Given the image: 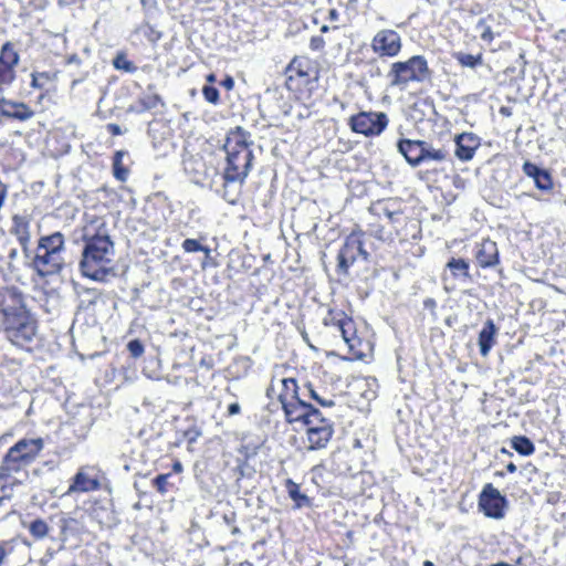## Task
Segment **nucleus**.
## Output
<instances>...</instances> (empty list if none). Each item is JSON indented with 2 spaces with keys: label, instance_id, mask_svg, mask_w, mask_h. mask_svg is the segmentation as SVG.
<instances>
[{
  "label": "nucleus",
  "instance_id": "nucleus-1",
  "mask_svg": "<svg viewBox=\"0 0 566 566\" xmlns=\"http://www.w3.org/2000/svg\"><path fill=\"white\" fill-rule=\"evenodd\" d=\"M249 134L241 127L232 136L228 137L224 144L227 153V167L223 178L228 182L243 184L249 176L252 161L254 159L253 151L248 143Z\"/></svg>",
  "mask_w": 566,
  "mask_h": 566
},
{
  "label": "nucleus",
  "instance_id": "nucleus-2",
  "mask_svg": "<svg viewBox=\"0 0 566 566\" xmlns=\"http://www.w3.org/2000/svg\"><path fill=\"white\" fill-rule=\"evenodd\" d=\"M44 447L43 439H20L6 453L1 462V474H14L29 467Z\"/></svg>",
  "mask_w": 566,
  "mask_h": 566
},
{
  "label": "nucleus",
  "instance_id": "nucleus-3",
  "mask_svg": "<svg viewBox=\"0 0 566 566\" xmlns=\"http://www.w3.org/2000/svg\"><path fill=\"white\" fill-rule=\"evenodd\" d=\"M63 249L64 235L59 231L39 240L38 253L33 262L40 275L54 274L61 271L63 260L60 252Z\"/></svg>",
  "mask_w": 566,
  "mask_h": 566
},
{
  "label": "nucleus",
  "instance_id": "nucleus-4",
  "mask_svg": "<svg viewBox=\"0 0 566 566\" xmlns=\"http://www.w3.org/2000/svg\"><path fill=\"white\" fill-rule=\"evenodd\" d=\"M430 69L423 55H413L407 61L391 64L388 77L391 86L406 87L410 82H422L430 76Z\"/></svg>",
  "mask_w": 566,
  "mask_h": 566
},
{
  "label": "nucleus",
  "instance_id": "nucleus-5",
  "mask_svg": "<svg viewBox=\"0 0 566 566\" xmlns=\"http://www.w3.org/2000/svg\"><path fill=\"white\" fill-rule=\"evenodd\" d=\"M388 123V116L382 112H359L348 119L350 129L366 137L379 136L387 128Z\"/></svg>",
  "mask_w": 566,
  "mask_h": 566
},
{
  "label": "nucleus",
  "instance_id": "nucleus-6",
  "mask_svg": "<svg viewBox=\"0 0 566 566\" xmlns=\"http://www.w3.org/2000/svg\"><path fill=\"white\" fill-rule=\"evenodd\" d=\"M509 501L505 495L493 486L492 483H486L480 495L478 506L483 514L493 520H502L505 516V509Z\"/></svg>",
  "mask_w": 566,
  "mask_h": 566
},
{
  "label": "nucleus",
  "instance_id": "nucleus-7",
  "mask_svg": "<svg viewBox=\"0 0 566 566\" xmlns=\"http://www.w3.org/2000/svg\"><path fill=\"white\" fill-rule=\"evenodd\" d=\"M0 315L4 331L12 327L17 322L25 319L30 315L23 303V296L20 292L11 291L0 303Z\"/></svg>",
  "mask_w": 566,
  "mask_h": 566
},
{
  "label": "nucleus",
  "instance_id": "nucleus-8",
  "mask_svg": "<svg viewBox=\"0 0 566 566\" xmlns=\"http://www.w3.org/2000/svg\"><path fill=\"white\" fill-rule=\"evenodd\" d=\"M401 36L395 30L378 31L371 40V49L379 56L394 57L401 51Z\"/></svg>",
  "mask_w": 566,
  "mask_h": 566
},
{
  "label": "nucleus",
  "instance_id": "nucleus-9",
  "mask_svg": "<svg viewBox=\"0 0 566 566\" xmlns=\"http://www.w3.org/2000/svg\"><path fill=\"white\" fill-rule=\"evenodd\" d=\"M361 252V240L356 234L348 235L337 253L336 272L348 275L349 268L356 262Z\"/></svg>",
  "mask_w": 566,
  "mask_h": 566
},
{
  "label": "nucleus",
  "instance_id": "nucleus-10",
  "mask_svg": "<svg viewBox=\"0 0 566 566\" xmlns=\"http://www.w3.org/2000/svg\"><path fill=\"white\" fill-rule=\"evenodd\" d=\"M20 56L13 49L11 42H6L0 52V93L2 92L3 85H10L14 77V66L19 64Z\"/></svg>",
  "mask_w": 566,
  "mask_h": 566
},
{
  "label": "nucleus",
  "instance_id": "nucleus-11",
  "mask_svg": "<svg viewBox=\"0 0 566 566\" xmlns=\"http://www.w3.org/2000/svg\"><path fill=\"white\" fill-rule=\"evenodd\" d=\"M113 242L107 234H96L86 240L82 255L96 256L97 261L111 263Z\"/></svg>",
  "mask_w": 566,
  "mask_h": 566
},
{
  "label": "nucleus",
  "instance_id": "nucleus-12",
  "mask_svg": "<svg viewBox=\"0 0 566 566\" xmlns=\"http://www.w3.org/2000/svg\"><path fill=\"white\" fill-rule=\"evenodd\" d=\"M10 340L17 345L31 343L36 334V324L30 315L25 319L17 322L12 327L6 331Z\"/></svg>",
  "mask_w": 566,
  "mask_h": 566
},
{
  "label": "nucleus",
  "instance_id": "nucleus-13",
  "mask_svg": "<svg viewBox=\"0 0 566 566\" xmlns=\"http://www.w3.org/2000/svg\"><path fill=\"white\" fill-rule=\"evenodd\" d=\"M333 433L334 428L332 422H325L317 426H307V449L311 451L324 449L332 439Z\"/></svg>",
  "mask_w": 566,
  "mask_h": 566
},
{
  "label": "nucleus",
  "instance_id": "nucleus-14",
  "mask_svg": "<svg viewBox=\"0 0 566 566\" xmlns=\"http://www.w3.org/2000/svg\"><path fill=\"white\" fill-rule=\"evenodd\" d=\"M109 263L97 261L96 256L82 255L80 268L84 276L104 282L111 274Z\"/></svg>",
  "mask_w": 566,
  "mask_h": 566
},
{
  "label": "nucleus",
  "instance_id": "nucleus-15",
  "mask_svg": "<svg viewBox=\"0 0 566 566\" xmlns=\"http://www.w3.org/2000/svg\"><path fill=\"white\" fill-rule=\"evenodd\" d=\"M455 156L461 161H469L473 158L480 147V138L473 133H462L455 136Z\"/></svg>",
  "mask_w": 566,
  "mask_h": 566
},
{
  "label": "nucleus",
  "instance_id": "nucleus-16",
  "mask_svg": "<svg viewBox=\"0 0 566 566\" xmlns=\"http://www.w3.org/2000/svg\"><path fill=\"white\" fill-rule=\"evenodd\" d=\"M0 114L3 117L18 120H28L33 117L34 112L23 102L7 99L0 93Z\"/></svg>",
  "mask_w": 566,
  "mask_h": 566
},
{
  "label": "nucleus",
  "instance_id": "nucleus-17",
  "mask_svg": "<svg viewBox=\"0 0 566 566\" xmlns=\"http://www.w3.org/2000/svg\"><path fill=\"white\" fill-rule=\"evenodd\" d=\"M523 172L533 179L535 187L542 191H551L553 189V179L549 171L528 160L522 166Z\"/></svg>",
  "mask_w": 566,
  "mask_h": 566
},
{
  "label": "nucleus",
  "instance_id": "nucleus-18",
  "mask_svg": "<svg viewBox=\"0 0 566 566\" xmlns=\"http://www.w3.org/2000/svg\"><path fill=\"white\" fill-rule=\"evenodd\" d=\"M421 145L420 139L400 138L397 142V151L411 167L416 168L421 165Z\"/></svg>",
  "mask_w": 566,
  "mask_h": 566
},
{
  "label": "nucleus",
  "instance_id": "nucleus-19",
  "mask_svg": "<svg viewBox=\"0 0 566 566\" xmlns=\"http://www.w3.org/2000/svg\"><path fill=\"white\" fill-rule=\"evenodd\" d=\"M481 268H491L499 263V250L494 241L486 239L481 242L475 253Z\"/></svg>",
  "mask_w": 566,
  "mask_h": 566
},
{
  "label": "nucleus",
  "instance_id": "nucleus-20",
  "mask_svg": "<svg viewBox=\"0 0 566 566\" xmlns=\"http://www.w3.org/2000/svg\"><path fill=\"white\" fill-rule=\"evenodd\" d=\"M311 62L307 57L295 56L286 67V82H291L295 76L304 78L307 83L310 76Z\"/></svg>",
  "mask_w": 566,
  "mask_h": 566
},
{
  "label": "nucleus",
  "instance_id": "nucleus-21",
  "mask_svg": "<svg viewBox=\"0 0 566 566\" xmlns=\"http://www.w3.org/2000/svg\"><path fill=\"white\" fill-rule=\"evenodd\" d=\"M497 328L492 319H488L479 333V349L486 357L494 345Z\"/></svg>",
  "mask_w": 566,
  "mask_h": 566
},
{
  "label": "nucleus",
  "instance_id": "nucleus-22",
  "mask_svg": "<svg viewBox=\"0 0 566 566\" xmlns=\"http://www.w3.org/2000/svg\"><path fill=\"white\" fill-rule=\"evenodd\" d=\"M98 488L99 482L96 478H92L84 470H80L73 478V482L70 485L67 493L90 492L97 490Z\"/></svg>",
  "mask_w": 566,
  "mask_h": 566
},
{
  "label": "nucleus",
  "instance_id": "nucleus-23",
  "mask_svg": "<svg viewBox=\"0 0 566 566\" xmlns=\"http://www.w3.org/2000/svg\"><path fill=\"white\" fill-rule=\"evenodd\" d=\"M449 153L443 147H434L431 143L422 140L421 165L424 163H442L448 159Z\"/></svg>",
  "mask_w": 566,
  "mask_h": 566
},
{
  "label": "nucleus",
  "instance_id": "nucleus-24",
  "mask_svg": "<svg viewBox=\"0 0 566 566\" xmlns=\"http://www.w3.org/2000/svg\"><path fill=\"white\" fill-rule=\"evenodd\" d=\"M279 400L282 403L283 411L287 422L302 421L304 423L306 411L293 401H289L284 394H280Z\"/></svg>",
  "mask_w": 566,
  "mask_h": 566
},
{
  "label": "nucleus",
  "instance_id": "nucleus-25",
  "mask_svg": "<svg viewBox=\"0 0 566 566\" xmlns=\"http://www.w3.org/2000/svg\"><path fill=\"white\" fill-rule=\"evenodd\" d=\"M285 488L289 493V496L294 501L296 509L311 505V499L306 494L301 492L300 485L295 483L293 480L287 479L285 481Z\"/></svg>",
  "mask_w": 566,
  "mask_h": 566
},
{
  "label": "nucleus",
  "instance_id": "nucleus-26",
  "mask_svg": "<svg viewBox=\"0 0 566 566\" xmlns=\"http://www.w3.org/2000/svg\"><path fill=\"white\" fill-rule=\"evenodd\" d=\"M511 448L523 457L532 455L535 452L534 443L525 436H514L511 439Z\"/></svg>",
  "mask_w": 566,
  "mask_h": 566
},
{
  "label": "nucleus",
  "instance_id": "nucleus-27",
  "mask_svg": "<svg viewBox=\"0 0 566 566\" xmlns=\"http://www.w3.org/2000/svg\"><path fill=\"white\" fill-rule=\"evenodd\" d=\"M13 232L18 235V240L20 244L23 247V249H27V244L30 240V233H29V224L24 220V218L14 216L13 217Z\"/></svg>",
  "mask_w": 566,
  "mask_h": 566
},
{
  "label": "nucleus",
  "instance_id": "nucleus-28",
  "mask_svg": "<svg viewBox=\"0 0 566 566\" xmlns=\"http://www.w3.org/2000/svg\"><path fill=\"white\" fill-rule=\"evenodd\" d=\"M447 268L451 271L454 277H470L469 262L464 259L451 258L447 263Z\"/></svg>",
  "mask_w": 566,
  "mask_h": 566
},
{
  "label": "nucleus",
  "instance_id": "nucleus-29",
  "mask_svg": "<svg viewBox=\"0 0 566 566\" xmlns=\"http://www.w3.org/2000/svg\"><path fill=\"white\" fill-rule=\"evenodd\" d=\"M336 326H337L338 331L340 332V335H342L343 339L345 340V343L348 344V346L350 348H353L354 344L352 343L353 342L352 336L355 333L353 319L348 318V317L339 318L336 321Z\"/></svg>",
  "mask_w": 566,
  "mask_h": 566
},
{
  "label": "nucleus",
  "instance_id": "nucleus-30",
  "mask_svg": "<svg viewBox=\"0 0 566 566\" xmlns=\"http://www.w3.org/2000/svg\"><path fill=\"white\" fill-rule=\"evenodd\" d=\"M126 154L124 150H117L113 157V175L119 181H125L128 176V169L122 163Z\"/></svg>",
  "mask_w": 566,
  "mask_h": 566
},
{
  "label": "nucleus",
  "instance_id": "nucleus-31",
  "mask_svg": "<svg viewBox=\"0 0 566 566\" xmlns=\"http://www.w3.org/2000/svg\"><path fill=\"white\" fill-rule=\"evenodd\" d=\"M455 60L464 67L475 69L483 64L482 54L473 55L469 53L458 52L454 54Z\"/></svg>",
  "mask_w": 566,
  "mask_h": 566
},
{
  "label": "nucleus",
  "instance_id": "nucleus-32",
  "mask_svg": "<svg viewBox=\"0 0 566 566\" xmlns=\"http://www.w3.org/2000/svg\"><path fill=\"white\" fill-rule=\"evenodd\" d=\"M28 530L35 539H43L49 534V525L41 518L31 521Z\"/></svg>",
  "mask_w": 566,
  "mask_h": 566
},
{
  "label": "nucleus",
  "instance_id": "nucleus-33",
  "mask_svg": "<svg viewBox=\"0 0 566 566\" xmlns=\"http://www.w3.org/2000/svg\"><path fill=\"white\" fill-rule=\"evenodd\" d=\"M77 521L72 517H62L60 520L61 539L65 542L69 536L77 532Z\"/></svg>",
  "mask_w": 566,
  "mask_h": 566
},
{
  "label": "nucleus",
  "instance_id": "nucleus-34",
  "mask_svg": "<svg viewBox=\"0 0 566 566\" xmlns=\"http://www.w3.org/2000/svg\"><path fill=\"white\" fill-rule=\"evenodd\" d=\"M325 422H331L328 419H326L323 413L313 405L311 408L306 411L304 424L306 426H317L323 424Z\"/></svg>",
  "mask_w": 566,
  "mask_h": 566
},
{
  "label": "nucleus",
  "instance_id": "nucleus-35",
  "mask_svg": "<svg viewBox=\"0 0 566 566\" xmlns=\"http://www.w3.org/2000/svg\"><path fill=\"white\" fill-rule=\"evenodd\" d=\"M139 103L144 111H150L156 108L158 105L164 106L163 98L156 93H145L140 98Z\"/></svg>",
  "mask_w": 566,
  "mask_h": 566
},
{
  "label": "nucleus",
  "instance_id": "nucleus-36",
  "mask_svg": "<svg viewBox=\"0 0 566 566\" xmlns=\"http://www.w3.org/2000/svg\"><path fill=\"white\" fill-rule=\"evenodd\" d=\"M304 390H306L307 392V396L315 400L319 406L324 407V408H332L335 406V401L333 399H326V398H323L316 390L315 388L313 387V385L311 382H306L304 385Z\"/></svg>",
  "mask_w": 566,
  "mask_h": 566
},
{
  "label": "nucleus",
  "instance_id": "nucleus-37",
  "mask_svg": "<svg viewBox=\"0 0 566 566\" xmlns=\"http://www.w3.org/2000/svg\"><path fill=\"white\" fill-rule=\"evenodd\" d=\"M181 247H182L184 251L187 253L203 252L207 256H209L210 252H211V250L208 247L202 245L196 239L184 240Z\"/></svg>",
  "mask_w": 566,
  "mask_h": 566
},
{
  "label": "nucleus",
  "instance_id": "nucleus-38",
  "mask_svg": "<svg viewBox=\"0 0 566 566\" xmlns=\"http://www.w3.org/2000/svg\"><path fill=\"white\" fill-rule=\"evenodd\" d=\"M113 65L116 70H123L128 73H133L137 70V67L134 65L133 62L127 60L126 55L124 53H118L114 60Z\"/></svg>",
  "mask_w": 566,
  "mask_h": 566
},
{
  "label": "nucleus",
  "instance_id": "nucleus-39",
  "mask_svg": "<svg viewBox=\"0 0 566 566\" xmlns=\"http://www.w3.org/2000/svg\"><path fill=\"white\" fill-rule=\"evenodd\" d=\"M82 293L86 295V298L81 300L80 308H88L95 305L101 295L96 289H83Z\"/></svg>",
  "mask_w": 566,
  "mask_h": 566
},
{
  "label": "nucleus",
  "instance_id": "nucleus-40",
  "mask_svg": "<svg viewBox=\"0 0 566 566\" xmlns=\"http://www.w3.org/2000/svg\"><path fill=\"white\" fill-rule=\"evenodd\" d=\"M475 30L479 32L480 38L483 41L491 42L494 39L493 31L490 25L485 23L484 19H480L475 25Z\"/></svg>",
  "mask_w": 566,
  "mask_h": 566
},
{
  "label": "nucleus",
  "instance_id": "nucleus-41",
  "mask_svg": "<svg viewBox=\"0 0 566 566\" xmlns=\"http://www.w3.org/2000/svg\"><path fill=\"white\" fill-rule=\"evenodd\" d=\"M127 349H128L130 356L134 358L140 357L145 350L143 343L137 338L128 342Z\"/></svg>",
  "mask_w": 566,
  "mask_h": 566
},
{
  "label": "nucleus",
  "instance_id": "nucleus-42",
  "mask_svg": "<svg viewBox=\"0 0 566 566\" xmlns=\"http://www.w3.org/2000/svg\"><path fill=\"white\" fill-rule=\"evenodd\" d=\"M202 94L207 102L217 104L219 102V91L217 87L211 85H205L202 87Z\"/></svg>",
  "mask_w": 566,
  "mask_h": 566
},
{
  "label": "nucleus",
  "instance_id": "nucleus-43",
  "mask_svg": "<svg viewBox=\"0 0 566 566\" xmlns=\"http://www.w3.org/2000/svg\"><path fill=\"white\" fill-rule=\"evenodd\" d=\"M170 478V474H159L153 480L154 486L157 489L158 492L161 494H165L167 492V484L168 479Z\"/></svg>",
  "mask_w": 566,
  "mask_h": 566
},
{
  "label": "nucleus",
  "instance_id": "nucleus-44",
  "mask_svg": "<svg viewBox=\"0 0 566 566\" xmlns=\"http://www.w3.org/2000/svg\"><path fill=\"white\" fill-rule=\"evenodd\" d=\"M140 4L143 7L146 19L150 18L153 13L158 10L157 0H140Z\"/></svg>",
  "mask_w": 566,
  "mask_h": 566
},
{
  "label": "nucleus",
  "instance_id": "nucleus-45",
  "mask_svg": "<svg viewBox=\"0 0 566 566\" xmlns=\"http://www.w3.org/2000/svg\"><path fill=\"white\" fill-rule=\"evenodd\" d=\"M282 385H283V392L286 397L289 394H291L292 391H295V388H296V380L294 378H284L282 380Z\"/></svg>",
  "mask_w": 566,
  "mask_h": 566
},
{
  "label": "nucleus",
  "instance_id": "nucleus-46",
  "mask_svg": "<svg viewBox=\"0 0 566 566\" xmlns=\"http://www.w3.org/2000/svg\"><path fill=\"white\" fill-rule=\"evenodd\" d=\"M324 44H325V41H324V39L322 36L316 35V36H312L311 38L310 48L313 51L322 50L324 48Z\"/></svg>",
  "mask_w": 566,
  "mask_h": 566
},
{
  "label": "nucleus",
  "instance_id": "nucleus-47",
  "mask_svg": "<svg viewBox=\"0 0 566 566\" xmlns=\"http://www.w3.org/2000/svg\"><path fill=\"white\" fill-rule=\"evenodd\" d=\"M201 432L197 428L189 429L185 432V437L189 443L196 442Z\"/></svg>",
  "mask_w": 566,
  "mask_h": 566
},
{
  "label": "nucleus",
  "instance_id": "nucleus-48",
  "mask_svg": "<svg viewBox=\"0 0 566 566\" xmlns=\"http://www.w3.org/2000/svg\"><path fill=\"white\" fill-rule=\"evenodd\" d=\"M423 307L426 310H429L432 314V316H437V313H436V307H437V302L434 298L432 297H427L424 301H423Z\"/></svg>",
  "mask_w": 566,
  "mask_h": 566
},
{
  "label": "nucleus",
  "instance_id": "nucleus-49",
  "mask_svg": "<svg viewBox=\"0 0 566 566\" xmlns=\"http://www.w3.org/2000/svg\"><path fill=\"white\" fill-rule=\"evenodd\" d=\"M106 129L113 136H118V135H122L124 133L122 127L118 124H115V123L107 124L106 125Z\"/></svg>",
  "mask_w": 566,
  "mask_h": 566
},
{
  "label": "nucleus",
  "instance_id": "nucleus-50",
  "mask_svg": "<svg viewBox=\"0 0 566 566\" xmlns=\"http://www.w3.org/2000/svg\"><path fill=\"white\" fill-rule=\"evenodd\" d=\"M241 411V407L238 402H232L228 406V416L239 415Z\"/></svg>",
  "mask_w": 566,
  "mask_h": 566
},
{
  "label": "nucleus",
  "instance_id": "nucleus-51",
  "mask_svg": "<svg viewBox=\"0 0 566 566\" xmlns=\"http://www.w3.org/2000/svg\"><path fill=\"white\" fill-rule=\"evenodd\" d=\"M294 403H296V406H300L301 408H303L304 411H307L310 408H311V403H308L307 401H305L304 399H302L301 397L297 398L295 401H293Z\"/></svg>",
  "mask_w": 566,
  "mask_h": 566
},
{
  "label": "nucleus",
  "instance_id": "nucleus-52",
  "mask_svg": "<svg viewBox=\"0 0 566 566\" xmlns=\"http://www.w3.org/2000/svg\"><path fill=\"white\" fill-rule=\"evenodd\" d=\"M39 77H45L44 74H40L39 76L35 74H32V82L31 85L35 88H39L42 86V84L39 82Z\"/></svg>",
  "mask_w": 566,
  "mask_h": 566
},
{
  "label": "nucleus",
  "instance_id": "nucleus-53",
  "mask_svg": "<svg viewBox=\"0 0 566 566\" xmlns=\"http://www.w3.org/2000/svg\"><path fill=\"white\" fill-rule=\"evenodd\" d=\"M222 85L228 88V90H231L234 85V81L232 77L228 76L226 77L223 81H222Z\"/></svg>",
  "mask_w": 566,
  "mask_h": 566
},
{
  "label": "nucleus",
  "instance_id": "nucleus-54",
  "mask_svg": "<svg viewBox=\"0 0 566 566\" xmlns=\"http://www.w3.org/2000/svg\"><path fill=\"white\" fill-rule=\"evenodd\" d=\"M7 556V551L3 545L0 544V566L3 564Z\"/></svg>",
  "mask_w": 566,
  "mask_h": 566
},
{
  "label": "nucleus",
  "instance_id": "nucleus-55",
  "mask_svg": "<svg viewBox=\"0 0 566 566\" xmlns=\"http://www.w3.org/2000/svg\"><path fill=\"white\" fill-rule=\"evenodd\" d=\"M8 258H9L10 261L15 260L18 258V250L15 248H12L9 251Z\"/></svg>",
  "mask_w": 566,
  "mask_h": 566
},
{
  "label": "nucleus",
  "instance_id": "nucleus-56",
  "mask_svg": "<svg viewBox=\"0 0 566 566\" xmlns=\"http://www.w3.org/2000/svg\"><path fill=\"white\" fill-rule=\"evenodd\" d=\"M359 256L363 258V260L368 261L369 260V253L364 249V244L361 243V252H359Z\"/></svg>",
  "mask_w": 566,
  "mask_h": 566
},
{
  "label": "nucleus",
  "instance_id": "nucleus-57",
  "mask_svg": "<svg viewBox=\"0 0 566 566\" xmlns=\"http://www.w3.org/2000/svg\"><path fill=\"white\" fill-rule=\"evenodd\" d=\"M517 470L516 465L513 462L506 464V471L510 473H514Z\"/></svg>",
  "mask_w": 566,
  "mask_h": 566
},
{
  "label": "nucleus",
  "instance_id": "nucleus-58",
  "mask_svg": "<svg viewBox=\"0 0 566 566\" xmlns=\"http://www.w3.org/2000/svg\"><path fill=\"white\" fill-rule=\"evenodd\" d=\"M67 63H75V64H78L80 63V57L76 55V54H73L69 57L67 60Z\"/></svg>",
  "mask_w": 566,
  "mask_h": 566
},
{
  "label": "nucleus",
  "instance_id": "nucleus-59",
  "mask_svg": "<svg viewBox=\"0 0 566 566\" xmlns=\"http://www.w3.org/2000/svg\"><path fill=\"white\" fill-rule=\"evenodd\" d=\"M298 390H300V388H298V386L296 385L295 391H292V392H291V398H292V400H291V401H295L297 398H300Z\"/></svg>",
  "mask_w": 566,
  "mask_h": 566
},
{
  "label": "nucleus",
  "instance_id": "nucleus-60",
  "mask_svg": "<svg viewBox=\"0 0 566 566\" xmlns=\"http://www.w3.org/2000/svg\"><path fill=\"white\" fill-rule=\"evenodd\" d=\"M172 469L175 472H181L182 471V464L180 462H175L172 465Z\"/></svg>",
  "mask_w": 566,
  "mask_h": 566
},
{
  "label": "nucleus",
  "instance_id": "nucleus-61",
  "mask_svg": "<svg viewBox=\"0 0 566 566\" xmlns=\"http://www.w3.org/2000/svg\"><path fill=\"white\" fill-rule=\"evenodd\" d=\"M500 113H501L502 115H504V116H510V115H511V111H510V108H509V107H504V106H503V107H501Z\"/></svg>",
  "mask_w": 566,
  "mask_h": 566
},
{
  "label": "nucleus",
  "instance_id": "nucleus-62",
  "mask_svg": "<svg viewBox=\"0 0 566 566\" xmlns=\"http://www.w3.org/2000/svg\"><path fill=\"white\" fill-rule=\"evenodd\" d=\"M385 214L387 216V218L389 220H394L395 212L389 211V210H385Z\"/></svg>",
  "mask_w": 566,
  "mask_h": 566
},
{
  "label": "nucleus",
  "instance_id": "nucleus-63",
  "mask_svg": "<svg viewBox=\"0 0 566 566\" xmlns=\"http://www.w3.org/2000/svg\"><path fill=\"white\" fill-rule=\"evenodd\" d=\"M500 452H501L502 454H505V455H509V457H512V455H513V453H512L511 451H509L507 449H505V448H502V449L500 450Z\"/></svg>",
  "mask_w": 566,
  "mask_h": 566
},
{
  "label": "nucleus",
  "instance_id": "nucleus-64",
  "mask_svg": "<svg viewBox=\"0 0 566 566\" xmlns=\"http://www.w3.org/2000/svg\"><path fill=\"white\" fill-rule=\"evenodd\" d=\"M490 566H509V563H505V562H499V563H495V564H492Z\"/></svg>",
  "mask_w": 566,
  "mask_h": 566
}]
</instances>
